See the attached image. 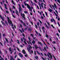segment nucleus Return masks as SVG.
<instances>
[{
    "label": "nucleus",
    "instance_id": "obj_56",
    "mask_svg": "<svg viewBox=\"0 0 60 60\" xmlns=\"http://www.w3.org/2000/svg\"><path fill=\"white\" fill-rule=\"evenodd\" d=\"M39 6H41V4H40V3H39V2H38V4Z\"/></svg>",
    "mask_w": 60,
    "mask_h": 60
},
{
    "label": "nucleus",
    "instance_id": "obj_64",
    "mask_svg": "<svg viewBox=\"0 0 60 60\" xmlns=\"http://www.w3.org/2000/svg\"><path fill=\"white\" fill-rule=\"evenodd\" d=\"M25 57H27V54L25 55Z\"/></svg>",
    "mask_w": 60,
    "mask_h": 60
},
{
    "label": "nucleus",
    "instance_id": "obj_26",
    "mask_svg": "<svg viewBox=\"0 0 60 60\" xmlns=\"http://www.w3.org/2000/svg\"><path fill=\"white\" fill-rule=\"evenodd\" d=\"M36 51H37V53H38V55H40V53L39 52H38V51H37V50H36Z\"/></svg>",
    "mask_w": 60,
    "mask_h": 60
},
{
    "label": "nucleus",
    "instance_id": "obj_43",
    "mask_svg": "<svg viewBox=\"0 0 60 60\" xmlns=\"http://www.w3.org/2000/svg\"><path fill=\"white\" fill-rule=\"evenodd\" d=\"M24 42L25 44H26V42L25 41V40L24 41Z\"/></svg>",
    "mask_w": 60,
    "mask_h": 60
},
{
    "label": "nucleus",
    "instance_id": "obj_18",
    "mask_svg": "<svg viewBox=\"0 0 60 60\" xmlns=\"http://www.w3.org/2000/svg\"><path fill=\"white\" fill-rule=\"evenodd\" d=\"M28 39L29 40V41H31V39H30V37H28Z\"/></svg>",
    "mask_w": 60,
    "mask_h": 60
},
{
    "label": "nucleus",
    "instance_id": "obj_25",
    "mask_svg": "<svg viewBox=\"0 0 60 60\" xmlns=\"http://www.w3.org/2000/svg\"><path fill=\"white\" fill-rule=\"evenodd\" d=\"M32 42L33 44H35V41H34V40H33V41H32Z\"/></svg>",
    "mask_w": 60,
    "mask_h": 60
},
{
    "label": "nucleus",
    "instance_id": "obj_45",
    "mask_svg": "<svg viewBox=\"0 0 60 60\" xmlns=\"http://www.w3.org/2000/svg\"><path fill=\"white\" fill-rule=\"evenodd\" d=\"M12 15L13 17L14 18H15V16L13 14H12Z\"/></svg>",
    "mask_w": 60,
    "mask_h": 60
},
{
    "label": "nucleus",
    "instance_id": "obj_19",
    "mask_svg": "<svg viewBox=\"0 0 60 60\" xmlns=\"http://www.w3.org/2000/svg\"><path fill=\"white\" fill-rule=\"evenodd\" d=\"M17 43L18 44H19L20 43H19V40H17Z\"/></svg>",
    "mask_w": 60,
    "mask_h": 60
},
{
    "label": "nucleus",
    "instance_id": "obj_33",
    "mask_svg": "<svg viewBox=\"0 0 60 60\" xmlns=\"http://www.w3.org/2000/svg\"><path fill=\"white\" fill-rule=\"evenodd\" d=\"M9 49L10 51L11 52L12 51V50H11V48L10 47Z\"/></svg>",
    "mask_w": 60,
    "mask_h": 60
},
{
    "label": "nucleus",
    "instance_id": "obj_59",
    "mask_svg": "<svg viewBox=\"0 0 60 60\" xmlns=\"http://www.w3.org/2000/svg\"><path fill=\"white\" fill-rule=\"evenodd\" d=\"M50 8H51V9H53V8H52V6H51V5H50Z\"/></svg>",
    "mask_w": 60,
    "mask_h": 60
},
{
    "label": "nucleus",
    "instance_id": "obj_35",
    "mask_svg": "<svg viewBox=\"0 0 60 60\" xmlns=\"http://www.w3.org/2000/svg\"><path fill=\"white\" fill-rule=\"evenodd\" d=\"M5 40L7 42H8V40H7V39L6 38H5Z\"/></svg>",
    "mask_w": 60,
    "mask_h": 60
},
{
    "label": "nucleus",
    "instance_id": "obj_44",
    "mask_svg": "<svg viewBox=\"0 0 60 60\" xmlns=\"http://www.w3.org/2000/svg\"><path fill=\"white\" fill-rule=\"evenodd\" d=\"M16 48H17V49L19 51V52L20 51V50L19 49V48H17V47Z\"/></svg>",
    "mask_w": 60,
    "mask_h": 60
},
{
    "label": "nucleus",
    "instance_id": "obj_30",
    "mask_svg": "<svg viewBox=\"0 0 60 60\" xmlns=\"http://www.w3.org/2000/svg\"><path fill=\"white\" fill-rule=\"evenodd\" d=\"M53 20L54 21V23L55 24H56V21H55V20H54V19H53Z\"/></svg>",
    "mask_w": 60,
    "mask_h": 60
},
{
    "label": "nucleus",
    "instance_id": "obj_8",
    "mask_svg": "<svg viewBox=\"0 0 60 60\" xmlns=\"http://www.w3.org/2000/svg\"><path fill=\"white\" fill-rule=\"evenodd\" d=\"M19 13H20V12H21V11H23V9H22L21 8H19Z\"/></svg>",
    "mask_w": 60,
    "mask_h": 60
},
{
    "label": "nucleus",
    "instance_id": "obj_4",
    "mask_svg": "<svg viewBox=\"0 0 60 60\" xmlns=\"http://www.w3.org/2000/svg\"><path fill=\"white\" fill-rule=\"evenodd\" d=\"M50 56H49V55ZM47 56L49 57L50 59V57L51 59H52V56L51 55V54L49 53V52H48V54H47Z\"/></svg>",
    "mask_w": 60,
    "mask_h": 60
},
{
    "label": "nucleus",
    "instance_id": "obj_46",
    "mask_svg": "<svg viewBox=\"0 0 60 60\" xmlns=\"http://www.w3.org/2000/svg\"><path fill=\"white\" fill-rule=\"evenodd\" d=\"M24 12L25 13H27V11H24Z\"/></svg>",
    "mask_w": 60,
    "mask_h": 60
},
{
    "label": "nucleus",
    "instance_id": "obj_58",
    "mask_svg": "<svg viewBox=\"0 0 60 60\" xmlns=\"http://www.w3.org/2000/svg\"><path fill=\"white\" fill-rule=\"evenodd\" d=\"M57 24L59 26H60V24H59V22H57Z\"/></svg>",
    "mask_w": 60,
    "mask_h": 60
},
{
    "label": "nucleus",
    "instance_id": "obj_31",
    "mask_svg": "<svg viewBox=\"0 0 60 60\" xmlns=\"http://www.w3.org/2000/svg\"><path fill=\"white\" fill-rule=\"evenodd\" d=\"M30 2H31V3L33 6L34 5V4H33V2L32 1V0H30Z\"/></svg>",
    "mask_w": 60,
    "mask_h": 60
},
{
    "label": "nucleus",
    "instance_id": "obj_37",
    "mask_svg": "<svg viewBox=\"0 0 60 60\" xmlns=\"http://www.w3.org/2000/svg\"><path fill=\"white\" fill-rule=\"evenodd\" d=\"M0 45H1L2 46V47H3V44H2V43H1V42H0Z\"/></svg>",
    "mask_w": 60,
    "mask_h": 60
},
{
    "label": "nucleus",
    "instance_id": "obj_21",
    "mask_svg": "<svg viewBox=\"0 0 60 60\" xmlns=\"http://www.w3.org/2000/svg\"><path fill=\"white\" fill-rule=\"evenodd\" d=\"M5 22L7 25H8V22H7L6 21H5Z\"/></svg>",
    "mask_w": 60,
    "mask_h": 60
},
{
    "label": "nucleus",
    "instance_id": "obj_16",
    "mask_svg": "<svg viewBox=\"0 0 60 60\" xmlns=\"http://www.w3.org/2000/svg\"><path fill=\"white\" fill-rule=\"evenodd\" d=\"M15 13L16 14H17L18 16H19V12L17 10H16V11L15 12Z\"/></svg>",
    "mask_w": 60,
    "mask_h": 60
},
{
    "label": "nucleus",
    "instance_id": "obj_60",
    "mask_svg": "<svg viewBox=\"0 0 60 60\" xmlns=\"http://www.w3.org/2000/svg\"><path fill=\"white\" fill-rule=\"evenodd\" d=\"M22 35L23 36H24L25 37V34H24L23 33Z\"/></svg>",
    "mask_w": 60,
    "mask_h": 60
},
{
    "label": "nucleus",
    "instance_id": "obj_34",
    "mask_svg": "<svg viewBox=\"0 0 60 60\" xmlns=\"http://www.w3.org/2000/svg\"><path fill=\"white\" fill-rule=\"evenodd\" d=\"M1 22L2 23V24H3V25H4V22H3V21H1Z\"/></svg>",
    "mask_w": 60,
    "mask_h": 60
},
{
    "label": "nucleus",
    "instance_id": "obj_51",
    "mask_svg": "<svg viewBox=\"0 0 60 60\" xmlns=\"http://www.w3.org/2000/svg\"><path fill=\"white\" fill-rule=\"evenodd\" d=\"M34 55H36V52L34 51Z\"/></svg>",
    "mask_w": 60,
    "mask_h": 60
},
{
    "label": "nucleus",
    "instance_id": "obj_39",
    "mask_svg": "<svg viewBox=\"0 0 60 60\" xmlns=\"http://www.w3.org/2000/svg\"><path fill=\"white\" fill-rule=\"evenodd\" d=\"M52 43H53V44H56V41H53L52 42Z\"/></svg>",
    "mask_w": 60,
    "mask_h": 60
},
{
    "label": "nucleus",
    "instance_id": "obj_28",
    "mask_svg": "<svg viewBox=\"0 0 60 60\" xmlns=\"http://www.w3.org/2000/svg\"><path fill=\"white\" fill-rule=\"evenodd\" d=\"M28 31H32V30L30 29V28H29L28 29Z\"/></svg>",
    "mask_w": 60,
    "mask_h": 60
},
{
    "label": "nucleus",
    "instance_id": "obj_24",
    "mask_svg": "<svg viewBox=\"0 0 60 60\" xmlns=\"http://www.w3.org/2000/svg\"><path fill=\"white\" fill-rule=\"evenodd\" d=\"M12 58V59L13 60H15V59H13V57L11 56H10Z\"/></svg>",
    "mask_w": 60,
    "mask_h": 60
},
{
    "label": "nucleus",
    "instance_id": "obj_6",
    "mask_svg": "<svg viewBox=\"0 0 60 60\" xmlns=\"http://www.w3.org/2000/svg\"><path fill=\"white\" fill-rule=\"evenodd\" d=\"M52 7L54 9V10H55V8L56 9H57V6H56V4H54V5H52Z\"/></svg>",
    "mask_w": 60,
    "mask_h": 60
},
{
    "label": "nucleus",
    "instance_id": "obj_27",
    "mask_svg": "<svg viewBox=\"0 0 60 60\" xmlns=\"http://www.w3.org/2000/svg\"><path fill=\"white\" fill-rule=\"evenodd\" d=\"M57 2H58L60 4V0H57Z\"/></svg>",
    "mask_w": 60,
    "mask_h": 60
},
{
    "label": "nucleus",
    "instance_id": "obj_54",
    "mask_svg": "<svg viewBox=\"0 0 60 60\" xmlns=\"http://www.w3.org/2000/svg\"><path fill=\"white\" fill-rule=\"evenodd\" d=\"M46 22L47 23V24H48V26H49L50 24H49V22L48 23L47 22Z\"/></svg>",
    "mask_w": 60,
    "mask_h": 60
},
{
    "label": "nucleus",
    "instance_id": "obj_50",
    "mask_svg": "<svg viewBox=\"0 0 60 60\" xmlns=\"http://www.w3.org/2000/svg\"><path fill=\"white\" fill-rule=\"evenodd\" d=\"M45 13L46 16H48V14H47V12H45Z\"/></svg>",
    "mask_w": 60,
    "mask_h": 60
},
{
    "label": "nucleus",
    "instance_id": "obj_5",
    "mask_svg": "<svg viewBox=\"0 0 60 60\" xmlns=\"http://www.w3.org/2000/svg\"><path fill=\"white\" fill-rule=\"evenodd\" d=\"M34 46L36 49H38V48H39V49H40V50L41 51H42V49H41V48L40 47H38L36 45H35Z\"/></svg>",
    "mask_w": 60,
    "mask_h": 60
},
{
    "label": "nucleus",
    "instance_id": "obj_32",
    "mask_svg": "<svg viewBox=\"0 0 60 60\" xmlns=\"http://www.w3.org/2000/svg\"><path fill=\"white\" fill-rule=\"evenodd\" d=\"M22 8H25V7L24 6V5H23L22 4Z\"/></svg>",
    "mask_w": 60,
    "mask_h": 60
},
{
    "label": "nucleus",
    "instance_id": "obj_48",
    "mask_svg": "<svg viewBox=\"0 0 60 60\" xmlns=\"http://www.w3.org/2000/svg\"><path fill=\"white\" fill-rule=\"evenodd\" d=\"M23 39H24V41H26V39H25V38L24 37H23Z\"/></svg>",
    "mask_w": 60,
    "mask_h": 60
},
{
    "label": "nucleus",
    "instance_id": "obj_11",
    "mask_svg": "<svg viewBox=\"0 0 60 60\" xmlns=\"http://www.w3.org/2000/svg\"><path fill=\"white\" fill-rule=\"evenodd\" d=\"M21 22L22 23H23V26H26V24H25L24 23H23V21H22V20H20Z\"/></svg>",
    "mask_w": 60,
    "mask_h": 60
},
{
    "label": "nucleus",
    "instance_id": "obj_20",
    "mask_svg": "<svg viewBox=\"0 0 60 60\" xmlns=\"http://www.w3.org/2000/svg\"><path fill=\"white\" fill-rule=\"evenodd\" d=\"M35 57L36 58V59L37 60L38 59V57L37 56H36V57L35 56Z\"/></svg>",
    "mask_w": 60,
    "mask_h": 60
},
{
    "label": "nucleus",
    "instance_id": "obj_53",
    "mask_svg": "<svg viewBox=\"0 0 60 60\" xmlns=\"http://www.w3.org/2000/svg\"><path fill=\"white\" fill-rule=\"evenodd\" d=\"M17 55H15V58H16V57H17Z\"/></svg>",
    "mask_w": 60,
    "mask_h": 60
},
{
    "label": "nucleus",
    "instance_id": "obj_63",
    "mask_svg": "<svg viewBox=\"0 0 60 60\" xmlns=\"http://www.w3.org/2000/svg\"><path fill=\"white\" fill-rule=\"evenodd\" d=\"M6 12L7 13H9V12L8 11H6Z\"/></svg>",
    "mask_w": 60,
    "mask_h": 60
},
{
    "label": "nucleus",
    "instance_id": "obj_55",
    "mask_svg": "<svg viewBox=\"0 0 60 60\" xmlns=\"http://www.w3.org/2000/svg\"><path fill=\"white\" fill-rule=\"evenodd\" d=\"M1 59H0V60H4V59L2 58H1Z\"/></svg>",
    "mask_w": 60,
    "mask_h": 60
},
{
    "label": "nucleus",
    "instance_id": "obj_13",
    "mask_svg": "<svg viewBox=\"0 0 60 60\" xmlns=\"http://www.w3.org/2000/svg\"><path fill=\"white\" fill-rule=\"evenodd\" d=\"M22 52L24 54H26V52L24 50H22Z\"/></svg>",
    "mask_w": 60,
    "mask_h": 60
},
{
    "label": "nucleus",
    "instance_id": "obj_12",
    "mask_svg": "<svg viewBox=\"0 0 60 60\" xmlns=\"http://www.w3.org/2000/svg\"><path fill=\"white\" fill-rule=\"evenodd\" d=\"M0 17L1 18V19L3 21H4V18L2 17V16L1 15H0Z\"/></svg>",
    "mask_w": 60,
    "mask_h": 60
},
{
    "label": "nucleus",
    "instance_id": "obj_42",
    "mask_svg": "<svg viewBox=\"0 0 60 60\" xmlns=\"http://www.w3.org/2000/svg\"><path fill=\"white\" fill-rule=\"evenodd\" d=\"M21 41H22V42H23V39H22V38H21Z\"/></svg>",
    "mask_w": 60,
    "mask_h": 60
},
{
    "label": "nucleus",
    "instance_id": "obj_36",
    "mask_svg": "<svg viewBox=\"0 0 60 60\" xmlns=\"http://www.w3.org/2000/svg\"><path fill=\"white\" fill-rule=\"evenodd\" d=\"M19 30L22 33L23 32L20 29H19Z\"/></svg>",
    "mask_w": 60,
    "mask_h": 60
},
{
    "label": "nucleus",
    "instance_id": "obj_40",
    "mask_svg": "<svg viewBox=\"0 0 60 60\" xmlns=\"http://www.w3.org/2000/svg\"><path fill=\"white\" fill-rule=\"evenodd\" d=\"M30 35L31 36H32V37H33V36H34V34H31Z\"/></svg>",
    "mask_w": 60,
    "mask_h": 60
},
{
    "label": "nucleus",
    "instance_id": "obj_61",
    "mask_svg": "<svg viewBox=\"0 0 60 60\" xmlns=\"http://www.w3.org/2000/svg\"><path fill=\"white\" fill-rule=\"evenodd\" d=\"M35 27L36 28H37V25H36V24H35Z\"/></svg>",
    "mask_w": 60,
    "mask_h": 60
},
{
    "label": "nucleus",
    "instance_id": "obj_9",
    "mask_svg": "<svg viewBox=\"0 0 60 60\" xmlns=\"http://www.w3.org/2000/svg\"><path fill=\"white\" fill-rule=\"evenodd\" d=\"M42 40V41H43V42H44V44H45V45H46V47H47V49H49V48H48V47H47V46L46 45V44H45V42L43 41V40H42H42Z\"/></svg>",
    "mask_w": 60,
    "mask_h": 60
},
{
    "label": "nucleus",
    "instance_id": "obj_3",
    "mask_svg": "<svg viewBox=\"0 0 60 60\" xmlns=\"http://www.w3.org/2000/svg\"><path fill=\"white\" fill-rule=\"evenodd\" d=\"M7 19L8 20V23H9V24H10L11 26H13V25L12 24V22H11V20H10L9 18L8 17H7Z\"/></svg>",
    "mask_w": 60,
    "mask_h": 60
},
{
    "label": "nucleus",
    "instance_id": "obj_7",
    "mask_svg": "<svg viewBox=\"0 0 60 60\" xmlns=\"http://www.w3.org/2000/svg\"><path fill=\"white\" fill-rule=\"evenodd\" d=\"M21 15L22 16V18H24V19H25V14H23L22 15V13H20Z\"/></svg>",
    "mask_w": 60,
    "mask_h": 60
},
{
    "label": "nucleus",
    "instance_id": "obj_38",
    "mask_svg": "<svg viewBox=\"0 0 60 60\" xmlns=\"http://www.w3.org/2000/svg\"><path fill=\"white\" fill-rule=\"evenodd\" d=\"M40 23L41 24H42V22H41V21L40 20L38 19Z\"/></svg>",
    "mask_w": 60,
    "mask_h": 60
},
{
    "label": "nucleus",
    "instance_id": "obj_22",
    "mask_svg": "<svg viewBox=\"0 0 60 60\" xmlns=\"http://www.w3.org/2000/svg\"><path fill=\"white\" fill-rule=\"evenodd\" d=\"M44 49L45 50V51H47V50H46V47H45H45L44 48Z\"/></svg>",
    "mask_w": 60,
    "mask_h": 60
},
{
    "label": "nucleus",
    "instance_id": "obj_52",
    "mask_svg": "<svg viewBox=\"0 0 60 60\" xmlns=\"http://www.w3.org/2000/svg\"><path fill=\"white\" fill-rule=\"evenodd\" d=\"M56 35L58 36V37H59V34H58V33H57L56 34Z\"/></svg>",
    "mask_w": 60,
    "mask_h": 60
},
{
    "label": "nucleus",
    "instance_id": "obj_57",
    "mask_svg": "<svg viewBox=\"0 0 60 60\" xmlns=\"http://www.w3.org/2000/svg\"><path fill=\"white\" fill-rule=\"evenodd\" d=\"M20 26L21 28H22V25L21 24H20Z\"/></svg>",
    "mask_w": 60,
    "mask_h": 60
},
{
    "label": "nucleus",
    "instance_id": "obj_41",
    "mask_svg": "<svg viewBox=\"0 0 60 60\" xmlns=\"http://www.w3.org/2000/svg\"><path fill=\"white\" fill-rule=\"evenodd\" d=\"M37 25L38 26H39V22H37Z\"/></svg>",
    "mask_w": 60,
    "mask_h": 60
},
{
    "label": "nucleus",
    "instance_id": "obj_1",
    "mask_svg": "<svg viewBox=\"0 0 60 60\" xmlns=\"http://www.w3.org/2000/svg\"><path fill=\"white\" fill-rule=\"evenodd\" d=\"M24 3L25 5V6H26L27 5V7L29 9L30 11H31V12H32V8H31V7H30V6L28 4H27V3H25V2H23Z\"/></svg>",
    "mask_w": 60,
    "mask_h": 60
},
{
    "label": "nucleus",
    "instance_id": "obj_14",
    "mask_svg": "<svg viewBox=\"0 0 60 60\" xmlns=\"http://www.w3.org/2000/svg\"><path fill=\"white\" fill-rule=\"evenodd\" d=\"M38 43L39 44H40L41 46H42V44H41V42H40L39 41H38Z\"/></svg>",
    "mask_w": 60,
    "mask_h": 60
},
{
    "label": "nucleus",
    "instance_id": "obj_62",
    "mask_svg": "<svg viewBox=\"0 0 60 60\" xmlns=\"http://www.w3.org/2000/svg\"><path fill=\"white\" fill-rule=\"evenodd\" d=\"M13 7L14 9H15V6H14V5L13 6Z\"/></svg>",
    "mask_w": 60,
    "mask_h": 60
},
{
    "label": "nucleus",
    "instance_id": "obj_15",
    "mask_svg": "<svg viewBox=\"0 0 60 60\" xmlns=\"http://www.w3.org/2000/svg\"><path fill=\"white\" fill-rule=\"evenodd\" d=\"M19 54L20 57H23V55L22 54H21V53H19Z\"/></svg>",
    "mask_w": 60,
    "mask_h": 60
},
{
    "label": "nucleus",
    "instance_id": "obj_29",
    "mask_svg": "<svg viewBox=\"0 0 60 60\" xmlns=\"http://www.w3.org/2000/svg\"><path fill=\"white\" fill-rule=\"evenodd\" d=\"M42 4H43V3H41V6L42 7V8H43V5Z\"/></svg>",
    "mask_w": 60,
    "mask_h": 60
},
{
    "label": "nucleus",
    "instance_id": "obj_23",
    "mask_svg": "<svg viewBox=\"0 0 60 60\" xmlns=\"http://www.w3.org/2000/svg\"><path fill=\"white\" fill-rule=\"evenodd\" d=\"M45 26H46V27L47 28L49 29V27L47 26V24H46L45 23Z\"/></svg>",
    "mask_w": 60,
    "mask_h": 60
},
{
    "label": "nucleus",
    "instance_id": "obj_49",
    "mask_svg": "<svg viewBox=\"0 0 60 60\" xmlns=\"http://www.w3.org/2000/svg\"><path fill=\"white\" fill-rule=\"evenodd\" d=\"M34 1H35V2L36 3H37V1H36V0H33Z\"/></svg>",
    "mask_w": 60,
    "mask_h": 60
},
{
    "label": "nucleus",
    "instance_id": "obj_10",
    "mask_svg": "<svg viewBox=\"0 0 60 60\" xmlns=\"http://www.w3.org/2000/svg\"><path fill=\"white\" fill-rule=\"evenodd\" d=\"M4 5L5 6V8L6 10H7V9H8V8H7V5H6V4H4Z\"/></svg>",
    "mask_w": 60,
    "mask_h": 60
},
{
    "label": "nucleus",
    "instance_id": "obj_47",
    "mask_svg": "<svg viewBox=\"0 0 60 60\" xmlns=\"http://www.w3.org/2000/svg\"><path fill=\"white\" fill-rule=\"evenodd\" d=\"M41 58H42V59L44 60H45V59H44V58H43V57H41Z\"/></svg>",
    "mask_w": 60,
    "mask_h": 60
},
{
    "label": "nucleus",
    "instance_id": "obj_2",
    "mask_svg": "<svg viewBox=\"0 0 60 60\" xmlns=\"http://www.w3.org/2000/svg\"><path fill=\"white\" fill-rule=\"evenodd\" d=\"M28 47L29 49L27 47V49L28 50V51L30 52V54H31V52L32 53H33V51L30 49L32 48L31 45H29L28 46Z\"/></svg>",
    "mask_w": 60,
    "mask_h": 60
},
{
    "label": "nucleus",
    "instance_id": "obj_17",
    "mask_svg": "<svg viewBox=\"0 0 60 60\" xmlns=\"http://www.w3.org/2000/svg\"><path fill=\"white\" fill-rule=\"evenodd\" d=\"M49 9H49L48 10V11H50V12H51L52 11V10L50 9V8H49Z\"/></svg>",
    "mask_w": 60,
    "mask_h": 60
}]
</instances>
